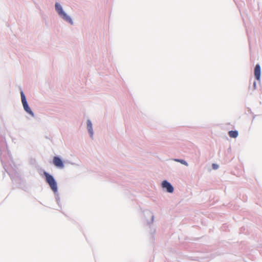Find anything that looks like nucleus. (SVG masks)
Returning <instances> with one entry per match:
<instances>
[{"label":"nucleus","mask_w":262,"mask_h":262,"mask_svg":"<svg viewBox=\"0 0 262 262\" xmlns=\"http://www.w3.org/2000/svg\"><path fill=\"white\" fill-rule=\"evenodd\" d=\"M162 187L164 188H166L167 191L169 193H171L173 191V188L171 186V185L167 181H163L162 183Z\"/></svg>","instance_id":"4"},{"label":"nucleus","mask_w":262,"mask_h":262,"mask_svg":"<svg viewBox=\"0 0 262 262\" xmlns=\"http://www.w3.org/2000/svg\"><path fill=\"white\" fill-rule=\"evenodd\" d=\"M55 9L58 14L66 21L69 22L70 24H72V20L71 18L68 16L66 13L63 11L62 7L58 3L55 4Z\"/></svg>","instance_id":"2"},{"label":"nucleus","mask_w":262,"mask_h":262,"mask_svg":"<svg viewBox=\"0 0 262 262\" xmlns=\"http://www.w3.org/2000/svg\"><path fill=\"white\" fill-rule=\"evenodd\" d=\"M254 76L256 79L258 80L260 79V67L259 64H256L254 69Z\"/></svg>","instance_id":"6"},{"label":"nucleus","mask_w":262,"mask_h":262,"mask_svg":"<svg viewBox=\"0 0 262 262\" xmlns=\"http://www.w3.org/2000/svg\"><path fill=\"white\" fill-rule=\"evenodd\" d=\"M176 161L181 163V164L185 165L186 166H188V163L184 160L181 159H175Z\"/></svg>","instance_id":"9"},{"label":"nucleus","mask_w":262,"mask_h":262,"mask_svg":"<svg viewBox=\"0 0 262 262\" xmlns=\"http://www.w3.org/2000/svg\"><path fill=\"white\" fill-rule=\"evenodd\" d=\"M87 127L88 130L91 135V136L92 137L93 136L92 124L90 120H88L87 121Z\"/></svg>","instance_id":"8"},{"label":"nucleus","mask_w":262,"mask_h":262,"mask_svg":"<svg viewBox=\"0 0 262 262\" xmlns=\"http://www.w3.org/2000/svg\"><path fill=\"white\" fill-rule=\"evenodd\" d=\"M43 174L46 177V180L47 183L49 185L51 189L54 192H56L57 191V183L55 182L54 178L52 176L50 175L47 172L45 171Z\"/></svg>","instance_id":"1"},{"label":"nucleus","mask_w":262,"mask_h":262,"mask_svg":"<svg viewBox=\"0 0 262 262\" xmlns=\"http://www.w3.org/2000/svg\"><path fill=\"white\" fill-rule=\"evenodd\" d=\"M228 134L230 138H235L238 136V133L236 130H231L229 132Z\"/></svg>","instance_id":"7"},{"label":"nucleus","mask_w":262,"mask_h":262,"mask_svg":"<svg viewBox=\"0 0 262 262\" xmlns=\"http://www.w3.org/2000/svg\"><path fill=\"white\" fill-rule=\"evenodd\" d=\"M212 167L214 169H216L218 168L219 167V166L215 164H212Z\"/></svg>","instance_id":"10"},{"label":"nucleus","mask_w":262,"mask_h":262,"mask_svg":"<svg viewBox=\"0 0 262 262\" xmlns=\"http://www.w3.org/2000/svg\"><path fill=\"white\" fill-rule=\"evenodd\" d=\"M20 95H21V102H22V104H23L24 110L28 114H29L31 116H34L33 113L32 112V111H31V108L29 107V106L27 103L26 97H25L23 92L21 91L20 92Z\"/></svg>","instance_id":"3"},{"label":"nucleus","mask_w":262,"mask_h":262,"mask_svg":"<svg viewBox=\"0 0 262 262\" xmlns=\"http://www.w3.org/2000/svg\"><path fill=\"white\" fill-rule=\"evenodd\" d=\"M53 163L57 167L63 168V164L62 160L58 157H54L53 158Z\"/></svg>","instance_id":"5"}]
</instances>
